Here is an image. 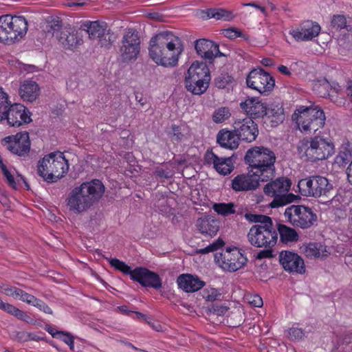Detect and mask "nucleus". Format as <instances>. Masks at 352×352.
Wrapping results in <instances>:
<instances>
[{"label": "nucleus", "mask_w": 352, "mask_h": 352, "mask_svg": "<svg viewBox=\"0 0 352 352\" xmlns=\"http://www.w3.org/2000/svg\"><path fill=\"white\" fill-rule=\"evenodd\" d=\"M217 142L221 147L234 150L239 147L241 140L234 128L232 130L223 129L217 133Z\"/></svg>", "instance_id": "29"}, {"label": "nucleus", "mask_w": 352, "mask_h": 352, "mask_svg": "<svg viewBox=\"0 0 352 352\" xmlns=\"http://www.w3.org/2000/svg\"><path fill=\"white\" fill-rule=\"evenodd\" d=\"M12 104L8 94L0 87V121L4 120L5 115Z\"/></svg>", "instance_id": "40"}, {"label": "nucleus", "mask_w": 352, "mask_h": 352, "mask_svg": "<svg viewBox=\"0 0 352 352\" xmlns=\"http://www.w3.org/2000/svg\"><path fill=\"white\" fill-rule=\"evenodd\" d=\"M298 188L302 196L318 198L328 197L333 186L326 177L314 175L300 179Z\"/></svg>", "instance_id": "10"}, {"label": "nucleus", "mask_w": 352, "mask_h": 352, "mask_svg": "<svg viewBox=\"0 0 352 352\" xmlns=\"http://www.w3.org/2000/svg\"><path fill=\"white\" fill-rule=\"evenodd\" d=\"M346 94L352 100V80H349L346 83Z\"/></svg>", "instance_id": "63"}, {"label": "nucleus", "mask_w": 352, "mask_h": 352, "mask_svg": "<svg viewBox=\"0 0 352 352\" xmlns=\"http://www.w3.org/2000/svg\"><path fill=\"white\" fill-rule=\"evenodd\" d=\"M264 122L274 127L280 124L285 120L284 109L280 102H272L267 104Z\"/></svg>", "instance_id": "27"}, {"label": "nucleus", "mask_w": 352, "mask_h": 352, "mask_svg": "<svg viewBox=\"0 0 352 352\" xmlns=\"http://www.w3.org/2000/svg\"><path fill=\"white\" fill-rule=\"evenodd\" d=\"M224 245V242L222 239H217L213 243L208 245L207 247L197 250L199 254H205L210 252H214L217 250L221 248Z\"/></svg>", "instance_id": "45"}, {"label": "nucleus", "mask_w": 352, "mask_h": 352, "mask_svg": "<svg viewBox=\"0 0 352 352\" xmlns=\"http://www.w3.org/2000/svg\"><path fill=\"white\" fill-rule=\"evenodd\" d=\"M196 226L202 234L210 237L215 236L219 229V221L208 217L198 219Z\"/></svg>", "instance_id": "31"}, {"label": "nucleus", "mask_w": 352, "mask_h": 352, "mask_svg": "<svg viewBox=\"0 0 352 352\" xmlns=\"http://www.w3.org/2000/svg\"><path fill=\"white\" fill-rule=\"evenodd\" d=\"M1 144L10 153L20 157L27 155L30 150V136L26 131L7 136Z\"/></svg>", "instance_id": "18"}, {"label": "nucleus", "mask_w": 352, "mask_h": 352, "mask_svg": "<svg viewBox=\"0 0 352 352\" xmlns=\"http://www.w3.org/2000/svg\"><path fill=\"white\" fill-rule=\"evenodd\" d=\"M38 173L48 183L55 182L67 173L69 164L63 153L55 151L45 155L38 163Z\"/></svg>", "instance_id": "5"}, {"label": "nucleus", "mask_w": 352, "mask_h": 352, "mask_svg": "<svg viewBox=\"0 0 352 352\" xmlns=\"http://www.w3.org/2000/svg\"><path fill=\"white\" fill-rule=\"evenodd\" d=\"M245 219L250 223H257V225L263 226L265 223H270L272 221L271 217L264 214H252L246 212L244 214Z\"/></svg>", "instance_id": "41"}, {"label": "nucleus", "mask_w": 352, "mask_h": 352, "mask_svg": "<svg viewBox=\"0 0 352 352\" xmlns=\"http://www.w3.org/2000/svg\"><path fill=\"white\" fill-rule=\"evenodd\" d=\"M314 90L320 97H328L338 106L345 104L341 87L338 82L330 83L326 78L320 79L314 83Z\"/></svg>", "instance_id": "17"}, {"label": "nucleus", "mask_w": 352, "mask_h": 352, "mask_svg": "<svg viewBox=\"0 0 352 352\" xmlns=\"http://www.w3.org/2000/svg\"><path fill=\"white\" fill-rule=\"evenodd\" d=\"M264 250L260 251L257 254L256 258L258 259L272 258V248H263Z\"/></svg>", "instance_id": "58"}, {"label": "nucleus", "mask_w": 352, "mask_h": 352, "mask_svg": "<svg viewBox=\"0 0 352 352\" xmlns=\"http://www.w3.org/2000/svg\"><path fill=\"white\" fill-rule=\"evenodd\" d=\"M202 296L208 302H214L220 298L221 294L215 288L208 287L202 291Z\"/></svg>", "instance_id": "44"}, {"label": "nucleus", "mask_w": 352, "mask_h": 352, "mask_svg": "<svg viewBox=\"0 0 352 352\" xmlns=\"http://www.w3.org/2000/svg\"><path fill=\"white\" fill-rule=\"evenodd\" d=\"M250 303L256 307H261L263 305V299L258 295H254L251 297Z\"/></svg>", "instance_id": "59"}, {"label": "nucleus", "mask_w": 352, "mask_h": 352, "mask_svg": "<svg viewBox=\"0 0 352 352\" xmlns=\"http://www.w3.org/2000/svg\"><path fill=\"white\" fill-rule=\"evenodd\" d=\"M186 131L185 126L173 124L167 129L166 133L173 144H178L186 139Z\"/></svg>", "instance_id": "36"}, {"label": "nucleus", "mask_w": 352, "mask_h": 352, "mask_svg": "<svg viewBox=\"0 0 352 352\" xmlns=\"http://www.w3.org/2000/svg\"><path fill=\"white\" fill-rule=\"evenodd\" d=\"M32 305L38 308L40 311L45 314H53L52 309L44 301L39 298H36L35 301H34V304H32Z\"/></svg>", "instance_id": "55"}, {"label": "nucleus", "mask_w": 352, "mask_h": 352, "mask_svg": "<svg viewBox=\"0 0 352 352\" xmlns=\"http://www.w3.org/2000/svg\"><path fill=\"white\" fill-rule=\"evenodd\" d=\"M28 30V21L23 16H0V43L12 44L24 37Z\"/></svg>", "instance_id": "8"}, {"label": "nucleus", "mask_w": 352, "mask_h": 352, "mask_svg": "<svg viewBox=\"0 0 352 352\" xmlns=\"http://www.w3.org/2000/svg\"><path fill=\"white\" fill-rule=\"evenodd\" d=\"M278 71L285 75V76H289L292 75V72H290L289 69L285 66V65H280L278 67Z\"/></svg>", "instance_id": "62"}, {"label": "nucleus", "mask_w": 352, "mask_h": 352, "mask_svg": "<svg viewBox=\"0 0 352 352\" xmlns=\"http://www.w3.org/2000/svg\"><path fill=\"white\" fill-rule=\"evenodd\" d=\"M197 53L204 59L211 62L216 56H223L220 52L219 45L206 38L198 39L195 45Z\"/></svg>", "instance_id": "25"}, {"label": "nucleus", "mask_w": 352, "mask_h": 352, "mask_svg": "<svg viewBox=\"0 0 352 352\" xmlns=\"http://www.w3.org/2000/svg\"><path fill=\"white\" fill-rule=\"evenodd\" d=\"M140 51V41L138 33L133 29H129L122 39L120 49L122 60L124 63L135 60Z\"/></svg>", "instance_id": "15"}, {"label": "nucleus", "mask_w": 352, "mask_h": 352, "mask_svg": "<svg viewBox=\"0 0 352 352\" xmlns=\"http://www.w3.org/2000/svg\"><path fill=\"white\" fill-rule=\"evenodd\" d=\"M231 116V113L228 107H219L216 109L212 115V120L215 123H221L227 120Z\"/></svg>", "instance_id": "42"}, {"label": "nucleus", "mask_w": 352, "mask_h": 352, "mask_svg": "<svg viewBox=\"0 0 352 352\" xmlns=\"http://www.w3.org/2000/svg\"><path fill=\"white\" fill-rule=\"evenodd\" d=\"M104 186L97 179L82 182L75 187L66 199L69 210L75 214H80L89 210L97 203L104 192Z\"/></svg>", "instance_id": "2"}, {"label": "nucleus", "mask_w": 352, "mask_h": 352, "mask_svg": "<svg viewBox=\"0 0 352 352\" xmlns=\"http://www.w3.org/2000/svg\"><path fill=\"white\" fill-rule=\"evenodd\" d=\"M156 176L160 178L169 179L173 176V173L162 168H157L155 172Z\"/></svg>", "instance_id": "57"}, {"label": "nucleus", "mask_w": 352, "mask_h": 352, "mask_svg": "<svg viewBox=\"0 0 352 352\" xmlns=\"http://www.w3.org/2000/svg\"><path fill=\"white\" fill-rule=\"evenodd\" d=\"M292 119L300 131L311 133L324 126L326 117L319 106H300L292 114Z\"/></svg>", "instance_id": "6"}, {"label": "nucleus", "mask_w": 352, "mask_h": 352, "mask_svg": "<svg viewBox=\"0 0 352 352\" xmlns=\"http://www.w3.org/2000/svg\"><path fill=\"white\" fill-rule=\"evenodd\" d=\"M261 180L249 169L248 173L237 175L231 181V188L236 192L256 190Z\"/></svg>", "instance_id": "24"}, {"label": "nucleus", "mask_w": 352, "mask_h": 352, "mask_svg": "<svg viewBox=\"0 0 352 352\" xmlns=\"http://www.w3.org/2000/svg\"><path fill=\"white\" fill-rule=\"evenodd\" d=\"M278 231L280 234V241L283 243L295 242L298 240V234L292 228L283 224H279Z\"/></svg>", "instance_id": "37"}, {"label": "nucleus", "mask_w": 352, "mask_h": 352, "mask_svg": "<svg viewBox=\"0 0 352 352\" xmlns=\"http://www.w3.org/2000/svg\"><path fill=\"white\" fill-rule=\"evenodd\" d=\"M262 65L266 67H270L274 65V60L270 58H264L261 60Z\"/></svg>", "instance_id": "64"}, {"label": "nucleus", "mask_w": 352, "mask_h": 352, "mask_svg": "<svg viewBox=\"0 0 352 352\" xmlns=\"http://www.w3.org/2000/svg\"><path fill=\"white\" fill-rule=\"evenodd\" d=\"M222 34L229 39H235L239 37H244L242 32L235 28H230L223 30Z\"/></svg>", "instance_id": "52"}, {"label": "nucleus", "mask_w": 352, "mask_h": 352, "mask_svg": "<svg viewBox=\"0 0 352 352\" xmlns=\"http://www.w3.org/2000/svg\"><path fill=\"white\" fill-rule=\"evenodd\" d=\"M289 337L292 340H299L305 336V332L301 328L292 327L288 330Z\"/></svg>", "instance_id": "50"}, {"label": "nucleus", "mask_w": 352, "mask_h": 352, "mask_svg": "<svg viewBox=\"0 0 352 352\" xmlns=\"http://www.w3.org/2000/svg\"><path fill=\"white\" fill-rule=\"evenodd\" d=\"M40 89L37 83L32 80H25L19 87V93L24 101L32 102L36 99Z\"/></svg>", "instance_id": "32"}, {"label": "nucleus", "mask_w": 352, "mask_h": 352, "mask_svg": "<svg viewBox=\"0 0 352 352\" xmlns=\"http://www.w3.org/2000/svg\"><path fill=\"white\" fill-rule=\"evenodd\" d=\"M331 25L337 30L347 29L346 19L344 15H333L331 19Z\"/></svg>", "instance_id": "48"}, {"label": "nucleus", "mask_w": 352, "mask_h": 352, "mask_svg": "<svg viewBox=\"0 0 352 352\" xmlns=\"http://www.w3.org/2000/svg\"><path fill=\"white\" fill-rule=\"evenodd\" d=\"M45 330L52 336L54 338H56L61 331H58L51 326H47Z\"/></svg>", "instance_id": "61"}, {"label": "nucleus", "mask_w": 352, "mask_h": 352, "mask_svg": "<svg viewBox=\"0 0 352 352\" xmlns=\"http://www.w3.org/2000/svg\"><path fill=\"white\" fill-rule=\"evenodd\" d=\"M352 160V151L350 144L347 143L346 145L342 144L338 155L335 157L334 162L339 167H345Z\"/></svg>", "instance_id": "35"}, {"label": "nucleus", "mask_w": 352, "mask_h": 352, "mask_svg": "<svg viewBox=\"0 0 352 352\" xmlns=\"http://www.w3.org/2000/svg\"><path fill=\"white\" fill-rule=\"evenodd\" d=\"M1 309L19 319H23V317L25 316L24 311L9 303L4 302Z\"/></svg>", "instance_id": "43"}, {"label": "nucleus", "mask_w": 352, "mask_h": 352, "mask_svg": "<svg viewBox=\"0 0 352 352\" xmlns=\"http://www.w3.org/2000/svg\"><path fill=\"white\" fill-rule=\"evenodd\" d=\"M146 323H148L152 329L156 331H162L163 330L162 326L159 322L153 321L151 318H149Z\"/></svg>", "instance_id": "60"}, {"label": "nucleus", "mask_w": 352, "mask_h": 352, "mask_svg": "<svg viewBox=\"0 0 352 352\" xmlns=\"http://www.w3.org/2000/svg\"><path fill=\"white\" fill-rule=\"evenodd\" d=\"M206 14L209 19L217 20L231 21L234 17L232 11L221 8L208 9Z\"/></svg>", "instance_id": "38"}, {"label": "nucleus", "mask_w": 352, "mask_h": 352, "mask_svg": "<svg viewBox=\"0 0 352 352\" xmlns=\"http://www.w3.org/2000/svg\"><path fill=\"white\" fill-rule=\"evenodd\" d=\"M297 150L305 160L316 162L328 159L335 152V146L331 140L320 135L300 141Z\"/></svg>", "instance_id": "4"}, {"label": "nucleus", "mask_w": 352, "mask_h": 352, "mask_svg": "<svg viewBox=\"0 0 352 352\" xmlns=\"http://www.w3.org/2000/svg\"><path fill=\"white\" fill-rule=\"evenodd\" d=\"M246 83L248 87L260 94H265L272 91L275 85V80L262 68H254L249 72Z\"/></svg>", "instance_id": "14"}, {"label": "nucleus", "mask_w": 352, "mask_h": 352, "mask_svg": "<svg viewBox=\"0 0 352 352\" xmlns=\"http://www.w3.org/2000/svg\"><path fill=\"white\" fill-rule=\"evenodd\" d=\"M233 81V78L228 74H221L215 79V85L219 89H224Z\"/></svg>", "instance_id": "49"}, {"label": "nucleus", "mask_w": 352, "mask_h": 352, "mask_svg": "<svg viewBox=\"0 0 352 352\" xmlns=\"http://www.w3.org/2000/svg\"><path fill=\"white\" fill-rule=\"evenodd\" d=\"M36 298V296L28 294L20 288H18L14 299L21 300L28 305H32L34 304V301H35Z\"/></svg>", "instance_id": "46"}, {"label": "nucleus", "mask_w": 352, "mask_h": 352, "mask_svg": "<svg viewBox=\"0 0 352 352\" xmlns=\"http://www.w3.org/2000/svg\"><path fill=\"white\" fill-rule=\"evenodd\" d=\"M279 261L283 269L291 274H304L305 266L303 259L296 253L282 251L279 254Z\"/></svg>", "instance_id": "23"}, {"label": "nucleus", "mask_w": 352, "mask_h": 352, "mask_svg": "<svg viewBox=\"0 0 352 352\" xmlns=\"http://www.w3.org/2000/svg\"><path fill=\"white\" fill-rule=\"evenodd\" d=\"M184 50L179 37L170 32H162L151 38L148 53L150 58L157 65L174 67L177 65Z\"/></svg>", "instance_id": "1"}, {"label": "nucleus", "mask_w": 352, "mask_h": 352, "mask_svg": "<svg viewBox=\"0 0 352 352\" xmlns=\"http://www.w3.org/2000/svg\"><path fill=\"white\" fill-rule=\"evenodd\" d=\"M210 81L185 78L186 87L188 91L195 95H201L206 92Z\"/></svg>", "instance_id": "34"}, {"label": "nucleus", "mask_w": 352, "mask_h": 352, "mask_svg": "<svg viewBox=\"0 0 352 352\" xmlns=\"http://www.w3.org/2000/svg\"><path fill=\"white\" fill-rule=\"evenodd\" d=\"M320 25L313 21L307 20L302 22L298 28L289 32L296 41H311L320 34Z\"/></svg>", "instance_id": "22"}, {"label": "nucleus", "mask_w": 352, "mask_h": 352, "mask_svg": "<svg viewBox=\"0 0 352 352\" xmlns=\"http://www.w3.org/2000/svg\"><path fill=\"white\" fill-rule=\"evenodd\" d=\"M56 339L68 345L71 351H74V336L71 333L62 331Z\"/></svg>", "instance_id": "47"}, {"label": "nucleus", "mask_w": 352, "mask_h": 352, "mask_svg": "<svg viewBox=\"0 0 352 352\" xmlns=\"http://www.w3.org/2000/svg\"><path fill=\"white\" fill-rule=\"evenodd\" d=\"M4 179L6 180L7 184L12 189H17V184L15 181L14 175L9 170L8 173L3 175Z\"/></svg>", "instance_id": "56"}, {"label": "nucleus", "mask_w": 352, "mask_h": 352, "mask_svg": "<svg viewBox=\"0 0 352 352\" xmlns=\"http://www.w3.org/2000/svg\"><path fill=\"white\" fill-rule=\"evenodd\" d=\"M177 285L180 289L186 292H195L205 285V282L198 276L189 274H181L177 280Z\"/></svg>", "instance_id": "28"}, {"label": "nucleus", "mask_w": 352, "mask_h": 352, "mask_svg": "<svg viewBox=\"0 0 352 352\" xmlns=\"http://www.w3.org/2000/svg\"><path fill=\"white\" fill-rule=\"evenodd\" d=\"M87 32L91 39L100 38L104 36L107 30V24L104 22L88 21L85 24Z\"/></svg>", "instance_id": "33"}, {"label": "nucleus", "mask_w": 352, "mask_h": 352, "mask_svg": "<svg viewBox=\"0 0 352 352\" xmlns=\"http://www.w3.org/2000/svg\"><path fill=\"white\" fill-rule=\"evenodd\" d=\"M18 287L8 284L0 285V293L4 294L8 296L15 298Z\"/></svg>", "instance_id": "53"}, {"label": "nucleus", "mask_w": 352, "mask_h": 352, "mask_svg": "<svg viewBox=\"0 0 352 352\" xmlns=\"http://www.w3.org/2000/svg\"><path fill=\"white\" fill-rule=\"evenodd\" d=\"M247 237L250 243L256 248H273L278 240V232L271 221L263 226H252Z\"/></svg>", "instance_id": "11"}, {"label": "nucleus", "mask_w": 352, "mask_h": 352, "mask_svg": "<svg viewBox=\"0 0 352 352\" xmlns=\"http://www.w3.org/2000/svg\"><path fill=\"white\" fill-rule=\"evenodd\" d=\"M16 338L19 341L25 342L30 340H38L39 338L32 333H28L26 331H19L16 334Z\"/></svg>", "instance_id": "54"}, {"label": "nucleus", "mask_w": 352, "mask_h": 352, "mask_svg": "<svg viewBox=\"0 0 352 352\" xmlns=\"http://www.w3.org/2000/svg\"><path fill=\"white\" fill-rule=\"evenodd\" d=\"M232 127L242 142H252L258 135V124L250 118L234 120Z\"/></svg>", "instance_id": "19"}, {"label": "nucleus", "mask_w": 352, "mask_h": 352, "mask_svg": "<svg viewBox=\"0 0 352 352\" xmlns=\"http://www.w3.org/2000/svg\"><path fill=\"white\" fill-rule=\"evenodd\" d=\"M285 220L294 227L307 229L311 228L317 220L312 210L302 205H292L284 212Z\"/></svg>", "instance_id": "12"}, {"label": "nucleus", "mask_w": 352, "mask_h": 352, "mask_svg": "<svg viewBox=\"0 0 352 352\" xmlns=\"http://www.w3.org/2000/svg\"><path fill=\"white\" fill-rule=\"evenodd\" d=\"M290 187V179L287 177H279L265 186L264 193L274 197L270 204L272 208H278L294 201L296 196L292 193H288Z\"/></svg>", "instance_id": "9"}, {"label": "nucleus", "mask_w": 352, "mask_h": 352, "mask_svg": "<svg viewBox=\"0 0 352 352\" xmlns=\"http://www.w3.org/2000/svg\"><path fill=\"white\" fill-rule=\"evenodd\" d=\"M109 263L115 270L125 275H130L132 280L138 282L142 287L160 289L162 286L160 276L146 267H137L131 270L124 261L116 258L109 259Z\"/></svg>", "instance_id": "7"}, {"label": "nucleus", "mask_w": 352, "mask_h": 352, "mask_svg": "<svg viewBox=\"0 0 352 352\" xmlns=\"http://www.w3.org/2000/svg\"><path fill=\"white\" fill-rule=\"evenodd\" d=\"M305 255L307 257H318L320 256V248L318 243H310L306 247L305 250Z\"/></svg>", "instance_id": "51"}, {"label": "nucleus", "mask_w": 352, "mask_h": 352, "mask_svg": "<svg viewBox=\"0 0 352 352\" xmlns=\"http://www.w3.org/2000/svg\"><path fill=\"white\" fill-rule=\"evenodd\" d=\"M235 208V205L232 202L216 203L212 206L214 211L223 217L234 214L236 212Z\"/></svg>", "instance_id": "39"}, {"label": "nucleus", "mask_w": 352, "mask_h": 352, "mask_svg": "<svg viewBox=\"0 0 352 352\" xmlns=\"http://www.w3.org/2000/svg\"><path fill=\"white\" fill-rule=\"evenodd\" d=\"M215 260L226 271L234 272L243 268L248 262L243 252L236 247L227 248L219 255H215Z\"/></svg>", "instance_id": "13"}, {"label": "nucleus", "mask_w": 352, "mask_h": 352, "mask_svg": "<svg viewBox=\"0 0 352 352\" xmlns=\"http://www.w3.org/2000/svg\"><path fill=\"white\" fill-rule=\"evenodd\" d=\"M187 79L210 81V73L208 67L204 63L195 62L188 69Z\"/></svg>", "instance_id": "30"}, {"label": "nucleus", "mask_w": 352, "mask_h": 352, "mask_svg": "<svg viewBox=\"0 0 352 352\" xmlns=\"http://www.w3.org/2000/svg\"><path fill=\"white\" fill-rule=\"evenodd\" d=\"M274 152L263 146H254L248 150L245 160L251 173L257 176L261 182L272 179L275 175Z\"/></svg>", "instance_id": "3"}, {"label": "nucleus", "mask_w": 352, "mask_h": 352, "mask_svg": "<svg viewBox=\"0 0 352 352\" xmlns=\"http://www.w3.org/2000/svg\"><path fill=\"white\" fill-rule=\"evenodd\" d=\"M267 106V104L255 98H248L240 103L241 109L252 120L263 118Z\"/></svg>", "instance_id": "26"}, {"label": "nucleus", "mask_w": 352, "mask_h": 352, "mask_svg": "<svg viewBox=\"0 0 352 352\" xmlns=\"http://www.w3.org/2000/svg\"><path fill=\"white\" fill-rule=\"evenodd\" d=\"M204 164L212 166L220 175H228L234 170L232 157H219L212 149H208L204 157Z\"/></svg>", "instance_id": "20"}, {"label": "nucleus", "mask_w": 352, "mask_h": 352, "mask_svg": "<svg viewBox=\"0 0 352 352\" xmlns=\"http://www.w3.org/2000/svg\"><path fill=\"white\" fill-rule=\"evenodd\" d=\"M52 28L53 36L65 49L74 50L82 43L77 32L70 27H62V22L60 21H57Z\"/></svg>", "instance_id": "16"}, {"label": "nucleus", "mask_w": 352, "mask_h": 352, "mask_svg": "<svg viewBox=\"0 0 352 352\" xmlns=\"http://www.w3.org/2000/svg\"><path fill=\"white\" fill-rule=\"evenodd\" d=\"M9 126L19 127L32 121L30 111L23 104H12L5 115L4 120Z\"/></svg>", "instance_id": "21"}]
</instances>
